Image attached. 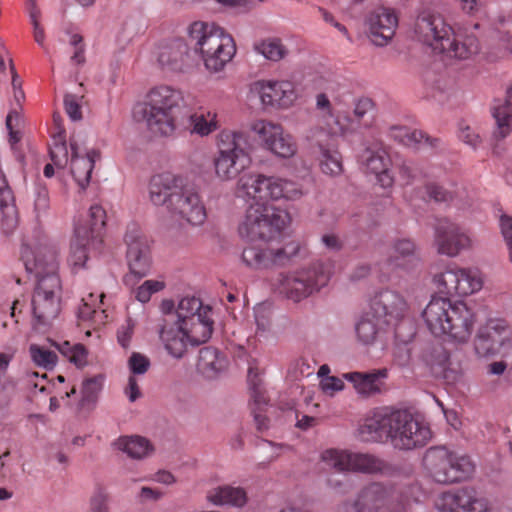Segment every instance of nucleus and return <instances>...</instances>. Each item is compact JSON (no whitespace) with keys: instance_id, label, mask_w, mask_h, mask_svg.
Listing matches in <instances>:
<instances>
[{"instance_id":"nucleus-14","label":"nucleus","mask_w":512,"mask_h":512,"mask_svg":"<svg viewBox=\"0 0 512 512\" xmlns=\"http://www.w3.org/2000/svg\"><path fill=\"white\" fill-rule=\"evenodd\" d=\"M421 39L434 54L459 60L469 59L479 51L475 34H422Z\"/></svg>"},{"instance_id":"nucleus-41","label":"nucleus","mask_w":512,"mask_h":512,"mask_svg":"<svg viewBox=\"0 0 512 512\" xmlns=\"http://www.w3.org/2000/svg\"><path fill=\"white\" fill-rule=\"evenodd\" d=\"M117 447L135 459L146 457L153 451L150 442L141 436L121 437L117 441Z\"/></svg>"},{"instance_id":"nucleus-49","label":"nucleus","mask_w":512,"mask_h":512,"mask_svg":"<svg viewBox=\"0 0 512 512\" xmlns=\"http://www.w3.org/2000/svg\"><path fill=\"white\" fill-rule=\"evenodd\" d=\"M83 304L79 307L78 310V318L82 321L91 320L94 324H102L104 323L105 311L97 310V306L94 300V294L89 293L88 298L82 299Z\"/></svg>"},{"instance_id":"nucleus-13","label":"nucleus","mask_w":512,"mask_h":512,"mask_svg":"<svg viewBox=\"0 0 512 512\" xmlns=\"http://www.w3.org/2000/svg\"><path fill=\"white\" fill-rule=\"evenodd\" d=\"M407 500L393 486L373 482L365 486L353 503L354 512H405Z\"/></svg>"},{"instance_id":"nucleus-34","label":"nucleus","mask_w":512,"mask_h":512,"mask_svg":"<svg viewBox=\"0 0 512 512\" xmlns=\"http://www.w3.org/2000/svg\"><path fill=\"white\" fill-rule=\"evenodd\" d=\"M389 427L390 413L376 412L359 426L358 435L362 441L377 442L383 437L388 438Z\"/></svg>"},{"instance_id":"nucleus-62","label":"nucleus","mask_w":512,"mask_h":512,"mask_svg":"<svg viewBox=\"0 0 512 512\" xmlns=\"http://www.w3.org/2000/svg\"><path fill=\"white\" fill-rule=\"evenodd\" d=\"M135 323L131 318H128L117 332V339L123 348H127L130 344L132 335L134 333Z\"/></svg>"},{"instance_id":"nucleus-23","label":"nucleus","mask_w":512,"mask_h":512,"mask_svg":"<svg viewBox=\"0 0 512 512\" xmlns=\"http://www.w3.org/2000/svg\"><path fill=\"white\" fill-rule=\"evenodd\" d=\"M319 273L316 268L301 269L289 274H280L278 289L288 299L299 302L317 290Z\"/></svg>"},{"instance_id":"nucleus-28","label":"nucleus","mask_w":512,"mask_h":512,"mask_svg":"<svg viewBox=\"0 0 512 512\" xmlns=\"http://www.w3.org/2000/svg\"><path fill=\"white\" fill-rule=\"evenodd\" d=\"M419 262L417 247L412 239L403 237L393 240L387 258L389 267L410 272L417 268Z\"/></svg>"},{"instance_id":"nucleus-31","label":"nucleus","mask_w":512,"mask_h":512,"mask_svg":"<svg viewBox=\"0 0 512 512\" xmlns=\"http://www.w3.org/2000/svg\"><path fill=\"white\" fill-rule=\"evenodd\" d=\"M182 184V180L170 173L156 174L149 182V198L156 206L170 207V198L176 194Z\"/></svg>"},{"instance_id":"nucleus-24","label":"nucleus","mask_w":512,"mask_h":512,"mask_svg":"<svg viewBox=\"0 0 512 512\" xmlns=\"http://www.w3.org/2000/svg\"><path fill=\"white\" fill-rule=\"evenodd\" d=\"M435 506L440 512H490L489 501L478 497L473 489L462 488L441 494Z\"/></svg>"},{"instance_id":"nucleus-29","label":"nucleus","mask_w":512,"mask_h":512,"mask_svg":"<svg viewBox=\"0 0 512 512\" xmlns=\"http://www.w3.org/2000/svg\"><path fill=\"white\" fill-rule=\"evenodd\" d=\"M71 147V174L81 189H85L91 179V174L96 161L100 160L101 153L97 149H91L85 156L79 155V148L73 138L70 139Z\"/></svg>"},{"instance_id":"nucleus-27","label":"nucleus","mask_w":512,"mask_h":512,"mask_svg":"<svg viewBox=\"0 0 512 512\" xmlns=\"http://www.w3.org/2000/svg\"><path fill=\"white\" fill-rule=\"evenodd\" d=\"M153 53L162 67L173 71H183L189 56L188 46L180 37L163 39L156 45Z\"/></svg>"},{"instance_id":"nucleus-33","label":"nucleus","mask_w":512,"mask_h":512,"mask_svg":"<svg viewBox=\"0 0 512 512\" xmlns=\"http://www.w3.org/2000/svg\"><path fill=\"white\" fill-rule=\"evenodd\" d=\"M102 242H94L88 235V229L85 226H76L74 238L71 243V253L69 262L72 266L77 268L84 267L88 253L91 249H97Z\"/></svg>"},{"instance_id":"nucleus-63","label":"nucleus","mask_w":512,"mask_h":512,"mask_svg":"<svg viewBox=\"0 0 512 512\" xmlns=\"http://www.w3.org/2000/svg\"><path fill=\"white\" fill-rule=\"evenodd\" d=\"M65 111L72 120H79L82 118V112L77 97L68 94L64 98Z\"/></svg>"},{"instance_id":"nucleus-21","label":"nucleus","mask_w":512,"mask_h":512,"mask_svg":"<svg viewBox=\"0 0 512 512\" xmlns=\"http://www.w3.org/2000/svg\"><path fill=\"white\" fill-rule=\"evenodd\" d=\"M370 309L374 318L386 325H397L409 310L405 298L396 291L382 290L371 299Z\"/></svg>"},{"instance_id":"nucleus-36","label":"nucleus","mask_w":512,"mask_h":512,"mask_svg":"<svg viewBox=\"0 0 512 512\" xmlns=\"http://www.w3.org/2000/svg\"><path fill=\"white\" fill-rule=\"evenodd\" d=\"M492 115L496 121L494 137L504 139L511 132L512 125V84L507 88L506 98L496 100L492 107Z\"/></svg>"},{"instance_id":"nucleus-16","label":"nucleus","mask_w":512,"mask_h":512,"mask_svg":"<svg viewBox=\"0 0 512 512\" xmlns=\"http://www.w3.org/2000/svg\"><path fill=\"white\" fill-rule=\"evenodd\" d=\"M251 131L260 144L275 156L290 158L297 151L294 139L284 132L280 124L260 119L251 124Z\"/></svg>"},{"instance_id":"nucleus-59","label":"nucleus","mask_w":512,"mask_h":512,"mask_svg":"<svg viewBox=\"0 0 512 512\" xmlns=\"http://www.w3.org/2000/svg\"><path fill=\"white\" fill-rule=\"evenodd\" d=\"M425 190L428 198L435 202H448L452 199L451 192L434 182L426 183Z\"/></svg>"},{"instance_id":"nucleus-30","label":"nucleus","mask_w":512,"mask_h":512,"mask_svg":"<svg viewBox=\"0 0 512 512\" xmlns=\"http://www.w3.org/2000/svg\"><path fill=\"white\" fill-rule=\"evenodd\" d=\"M390 137L404 146L417 150L436 151L442 147V141L439 138L431 137L422 130L404 126L391 127Z\"/></svg>"},{"instance_id":"nucleus-11","label":"nucleus","mask_w":512,"mask_h":512,"mask_svg":"<svg viewBox=\"0 0 512 512\" xmlns=\"http://www.w3.org/2000/svg\"><path fill=\"white\" fill-rule=\"evenodd\" d=\"M322 462L339 472L385 474L390 470V465L376 455L334 448L322 452Z\"/></svg>"},{"instance_id":"nucleus-43","label":"nucleus","mask_w":512,"mask_h":512,"mask_svg":"<svg viewBox=\"0 0 512 512\" xmlns=\"http://www.w3.org/2000/svg\"><path fill=\"white\" fill-rule=\"evenodd\" d=\"M51 345L75 366L82 367L87 363L88 352L83 344H71L68 341L62 343L51 341Z\"/></svg>"},{"instance_id":"nucleus-18","label":"nucleus","mask_w":512,"mask_h":512,"mask_svg":"<svg viewBox=\"0 0 512 512\" xmlns=\"http://www.w3.org/2000/svg\"><path fill=\"white\" fill-rule=\"evenodd\" d=\"M358 163L366 172L375 175L377 184L391 189L395 179L391 171V158L381 143H372L358 154Z\"/></svg>"},{"instance_id":"nucleus-52","label":"nucleus","mask_w":512,"mask_h":512,"mask_svg":"<svg viewBox=\"0 0 512 512\" xmlns=\"http://www.w3.org/2000/svg\"><path fill=\"white\" fill-rule=\"evenodd\" d=\"M255 323V336L259 340L267 339L271 334V315L264 306L255 309Z\"/></svg>"},{"instance_id":"nucleus-44","label":"nucleus","mask_w":512,"mask_h":512,"mask_svg":"<svg viewBox=\"0 0 512 512\" xmlns=\"http://www.w3.org/2000/svg\"><path fill=\"white\" fill-rule=\"evenodd\" d=\"M368 23L371 29L395 30L398 26V17L394 10L379 7L369 15Z\"/></svg>"},{"instance_id":"nucleus-17","label":"nucleus","mask_w":512,"mask_h":512,"mask_svg":"<svg viewBox=\"0 0 512 512\" xmlns=\"http://www.w3.org/2000/svg\"><path fill=\"white\" fill-rule=\"evenodd\" d=\"M191 225H202L206 218V208L197 189L190 185L181 184L176 194L170 198L168 209Z\"/></svg>"},{"instance_id":"nucleus-12","label":"nucleus","mask_w":512,"mask_h":512,"mask_svg":"<svg viewBox=\"0 0 512 512\" xmlns=\"http://www.w3.org/2000/svg\"><path fill=\"white\" fill-rule=\"evenodd\" d=\"M433 283L439 293L468 296L480 291L484 280L482 273L476 268H462L456 264H449L443 271L434 274Z\"/></svg>"},{"instance_id":"nucleus-10","label":"nucleus","mask_w":512,"mask_h":512,"mask_svg":"<svg viewBox=\"0 0 512 512\" xmlns=\"http://www.w3.org/2000/svg\"><path fill=\"white\" fill-rule=\"evenodd\" d=\"M388 438L400 450H412L425 446L431 439V430L423 421L407 410L390 412Z\"/></svg>"},{"instance_id":"nucleus-55","label":"nucleus","mask_w":512,"mask_h":512,"mask_svg":"<svg viewBox=\"0 0 512 512\" xmlns=\"http://www.w3.org/2000/svg\"><path fill=\"white\" fill-rule=\"evenodd\" d=\"M164 287L165 284L163 281L146 280L136 289L135 297L141 303H146L154 293L161 291Z\"/></svg>"},{"instance_id":"nucleus-19","label":"nucleus","mask_w":512,"mask_h":512,"mask_svg":"<svg viewBox=\"0 0 512 512\" xmlns=\"http://www.w3.org/2000/svg\"><path fill=\"white\" fill-rule=\"evenodd\" d=\"M127 245V261L131 274L142 278L151 268V254L148 239L136 224L128 226L124 237Z\"/></svg>"},{"instance_id":"nucleus-26","label":"nucleus","mask_w":512,"mask_h":512,"mask_svg":"<svg viewBox=\"0 0 512 512\" xmlns=\"http://www.w3.org/2000/svg\"><path fill=\"white\" fill-rule=\"evenodd\" d=\"M426 361L434 375L442 378L447 384L454 385L462 379L460 362L453 359L442 345L434 346L426 354Z\"/></svg>"},{"instance_id":"nucleus-45","label":"nucleus","mask_w":512,"mask_h":512,"mask_svg":"<svg viewBox=\"0 0 512 512\" xmlns=\"http://www.w3.org/2000/svg\"><path fill=\"white\" fill-rule=\"evenodd\" d=\"M29 353L33 363L38 367L46 370H52L57 364L58 356L56 352L45 346L31 344L29 347Z\"/></svg>"},{"instance_id":"nucleus-35","label":"nucleus","mask_w":512,"mask_h":512,"mask_svg":"<svg viewBox=\"0 0 512 512\" xmlns=\"http://www.w3.org/2000/svg\"><path fill=\"white\" fill-rule=\"evenodd\" d=\"M0 210L2 213L1 228L4 233H11L17 226V213L14 196L8 182L0 170Z\"/></svg>"},{"instance_id":"nucleus-46","label":"nucleus","mask_w":512,"mask_h":512,"mask_svg":"<svg viewBox=\"0 0 512 512\" xmlns=\"http://www.w3.org/2000/svg\"><path fill=\"white\" fill-rule=\"evenodd\" d=\"M417 28L421 32H454L443 16L434 13H422L417 19Z\"/></svg>"},{"instance_id":"nucleus-40","label":"nucleus","mask_w":512,"mask_h":512,"mask_svg":"<svg viewBox=\"0 0 512 512\" xmlns=\"http://www.w3.org/2000/svg\"><path fill=\"white\" fill-rule=\"evenodd\" d=\"M381 320L373 317L371 309L366 312L356 324L358 340L364 345L373 344L381 330Z\"/></svg>"},{"instance_id":"nucleus-1","label":"nucleus","mask_w":512,"mask_h":512,"mask_svg":"<svg viewBox=\"0 0 512 512\" xmlns=\"http://www.w3.org/2000/svg\"><path fill=\"white\" fill-rule=\"evenodd\" d=\"M237 193L251 200L238 231L250 240H270L289 223L286 210L269 205L270 200H292L301 196L297 184L275 176L246 174L237 182Z\"/></svg>"},{"instance_id":"nucleus-50","label":"nucleus","mask_w":512,"mask_h":512,"mask_svg":"<svg viewBox=\"0 0 512 512\" xmlns=\"http://www.w3.org/2000/svg\"><path fill=\"white\" fill-rule=\"evenodd\" d=\"M258 54L271 61H279L286 55V49L279 39H268L254 45Z\"/></svg>"},{"instance_id":"nucleus-15","label":"nucleus","mask_w":512,"mask_h":512,"mask_svg":"<svg viewBox=\"0 0 512 512\" xmlns=\"http://www.w3.org/2000/svg\"><path fill=\"white\" fill-rule=\"evenodd\" d=\"M197 44L204 64L210 72H219L232 60L236 44L232 34H202Z\"/></svg>"},{"instance_id":"nucleus-42","label":"nucleus","mask_w":512,"mask_h":512,"mask_svg":"<svg viewBox=\"0 0 512 512\" xmlns=\"http://www.w3.org/2000/svg\"><path fill=\"white\" fill-rule=\"evenodd\" d=\"M105 224L106 212L103 207L95 204L89 209V219L84 224H77L76 226H85L92 241L102 242Z\"/></svg>"},{"instance_id":"nucleus-3","label":"nucleus","mask_w":512,"mask_h":512,"mask_svg":"<svg viewBox=\"0 0 512 512\" xmlns=\"http://www.w3.org/2000/svg\"><path fill=\"white\" fill-rule=\"evenodd\" d=\"M177 320H164L160 339L167 352L181 358L189 345L206 342L213 332V309L194 296L183 297L176 308Z\"/></svg>"},{"instance_id":"nucleus-48","label":"nucleus","mask_w":512,"mask_h":512,"mask_svg":"<svg viewBox=\"0 0 512 512\" xmlns=\"http://www.w3.org/2000/svg\"><path fill=\"white\" fill-rule=\"evenodd\" d=\"M104 377L96 375L87 378L82 383L81 405L86 406L96 402L100 391L102 390Z\"/></svg>"},{"instance_id":"nucleus-47","label":"nucleus","mask_w":512,"mask_h":512,"mask_svg":"<svg viewBox=\"0 0 512 512\" xmlns=\"http://www.w3.org/2000/svg\"><path fill=\"white\" fill-rule=\"evenodd\" d=\"M50 158L55 167L63 169L68 163V149L65 141L64 131L53 135L52 144L49 148Z\"/></svg>"},{"instance_id":"nucleus-22","label":"nucleus","mask_w":512,"mask_h":512,"mask_svg":"<svg viewBox=\"0 0 512 512\" xmlns=\"http://www.w3.org/2000/svg\"><path fill=\"white\" fill-rule=\"evenodd\" d=\"M511 328L504 318H490L480 327L476 340L475 350L481 357L495 355L509 340Z\"/></svg>"},{"instance_id":"nucleus-32","label":"nucleus","mask_w":512,"mask_h":512,"mask_svg":"<svg viewBox=\"0 0 512 512\" xmlns=\"http://www.w3.org/2000/svg\"><path fill=\"white\" fill-rule=\"evenodd\" d=\"M344 377L353 383L359 394L370 396L381 391L384 380L388 377V370L382 368L370 372H351L344 374Z\"/></svg>"},{"instance_id":"nucleus-56","label":"nucleus","mask_w":512,"mask_h":512,"mask_svg":"<svg viewBox=\"0 0 512 512\" xmlns=\"http://www.w3.org/2000/svg\"><path fill=\"white\" fill-rule=\"evenodd\" d=\"M500 231L508 250V258L512 263V216L502 213L499 217Z\"/></svg>"},{"instance_id":"nucleus-20","label":"nucleus","mask_w":512,"mask_h":512,"mask_svg":"<svg viewBox=\"0 0 512 512\" xmlns=\"http://www.w3.org/2000/svg\"><path fill=\"white\" fill-rule=\"evenodd\" d=\"M434 229V242L440 254L456 257L462 250L472 246V240L466 230L448 219L438 220Z\"/></svg>"},{"instance_id":"nucleus-51","label":"nucleus","mask_w":512,"mask_h":512,"mask_svg":"<svg viewBox=\"0 0 512 512\" xmlns=\"http://www.w3.org/2000/svg\"><path fill=\"white\" fill-rule=\"evenodd\" d=\"M110 493L106 487L97 485L89 500L91 512H110Z\"/></svg>"},{"instance_id":"nucleus-54","label":"nucleus","mask_w":512,"mask_h":512,"mask_svg":"<svg viewBox=\"0 0 512 512\" xmlns=\"http://www.w3.org/2000/svg\"><path fill=\"white\" fill-rule=\"evenodd\" d=\"M397 170L399 180L403 186L412 185L423 174L419 167L407 161H403L398 165Z\"/></svg>"},{"instance_id":"nucleus-53","label":"nucleus","mask_w":512,"mask_h":512,"mask_svg":"<svg viewBox=\"0 0 512 512\" xmlns=\"http://www.w3.org/2000/svg\"><path fill=\"white\" fill-rule=\"evenodd\" d=\"M312 399H305L306 402V410L303 412H296V427L300 430L306 431L309 428L315 426L318 422V418L312 414V410H317L319 403L313 402L311 404Z\"/></svg>"},{"instance_id":"nucleus-58","label":"nucleus","mask_w":512,"mask_h":512,"mask_svg":"<svg viewBox=\"0 0 512 512\" xmlns=\"http://www.w3.org/2000/svg\"><path fill=\"white\" fill-rule=\"evenodd\" d=\"M21 122L20 112L17 108H12L6 117V127L9 131V140L11 144H15L20 140V133L15 130Z\"/></svg>"},{"instance_id":"nucleus-57","label":"nucleus","mask_w":512,"mask_h":512,"mask_svg":"<svg viewBox=\"0 0 512 512\" xmlns=\"http://www.w3.org/2000/svg\"><path fill=\"white\" fill-rule=\"evenodd\" d=\"M68 43L73 47L74 52L71 61L75 64H83L85 62V44L81 34H67Z\"/></svg>"},{"instance_id":"nucleus-39","label":"nucleus","mask_w":512,"mask_h":512,"mask_svg":"<svg viewBox=\"0 0 512 512\" xmlns=\"http://www.w3.org/2000/svg\"><path fill=\"white\" fill-rule=\"evenodd\" d=\"M191 132L199 136H208L219 127L217 113L211 110H199L190 116Z\"/></svg>"},{"instance_id":"nucleus-37","label":"nucleus","mask_w":512,"mask_h":512,"mask_svg":"<svg viewBox=\"0 0 512 512\" xmlns=\"http://www.w3.org/2000/svg\"><path fill=\"white\" fill-rule=\"evenodd\" d=\"M207 499L215 505L243 506L247 501L246 492L240 487L219 486L209 491Z\"/></svg>"},{"instance_id":"nucleus-38","label":"nucleus","mask_w":512,"mask_h":512,"mask_svg":"<svg viewBox=\"0 0 512 512\" xmlns=\"http://www.w3.org/2000/svg\"><path fill=\"white\" fill-rule=\"evenodd\" d=\"M226 366V359L221 357L214 347H203L199 351L197 368L207 377H213Z\"/></svg>"},{"instance_id":"nucleus-61","label":"nucleus","mask_w":512,"mask_h":512,"mask_svg":"<svg viewBox=\"0 0 512 512\" xmlns=\"http://www.w3.org/2000/svg\"><path fill=\"white\" fill-rule=\"evenodd\" d=\"M8 61H9V67H10V72H11V76H12V87H13L14 101H15L16 106L18 108H20L21 103L25 99V94H24V91L22 90V82L19 79L18 74L14 68L12 59L8 58Z\"/></svg>"},{"instance_id":"nucleus-6","label":"nucleus","mask_w":512,"mask_h":512,"mask_svg":"<svg viewBox=\"0 0 512 512\" xmlns=\"http://www.w3.org/2000/svg\"><path fill=\"white\" fill-rule=\"evenodd\" d=\"M184 103L182 91L161 85L150 90L144 108V118L151 133L170 136L176 130V120Z\"/></svg>"},{"instance_id":"nucleus-64","label":"nucleus","mask_w":512,"mask_h":512,"mask_svg":"<svg viewBox=\"0 0 512 512\" xmlns=\"http://www.w3.org/2000/svg\"><path fill=\"white\" fill-rule=\"evenodd\" d=\"M458 137L461 141L473 147H476L480 142L479 135L468 125L460 124Z\"/></svg>"},{"instance_id":"nucleus-25","label":"nucleus","mask_w":512,"mask_h":512,"mask_svg":"<svg viewBox=\"0 0 512 512\" xmlns=\"http://www.w3.org/2000/svg\"><path fill=\"white\" fill-rule=\"evenodd\" d=\"M251 91L259 95L263 105L279 108H288L297 97L289 81L258 80L252 83Z\"/></svg>"},{"instance_id":"nucleus-4","label":"nucleus","mask_w":512,"mask_h":512,"mask_svg":"<svg viewBox=\"0 0 512 512\" xmlns=\"http://www.w3.org/2000/svg\"><path fill=\"white\" fill-rule=\"evenodd\" d=\"M22 260L28 273L34 274L36 286L32 297L33 317L38 326L50 325L61 310V282L56 253L48 248L22 250Z\"/></svg>"},{"instance_id":"nucleus-9","label":"nucleus","mask_w":512,"mask_h":512,"mask_svg":"<svg viewBox=\"0 0 512 512\" xmlns=\"http://www.w3.org/2000/svg\"><path fill=\"white\" fill-rule=\"evenodd\" d=\"M300 250L295 240L277 245H248L242 251L241 261L252 270H271L292 264Z\"/></svg>"},{"instance_id":"nucleus-5","label":"nucleus","mask_w":512,"mask_h":512,"mask_svg":"<svg viewBox=\"0 0 512 512\" xmlns=\"http://www.w3.org/2000/svg\"><path fill=\"white\" fill-rule=\"evenodd\" d=\"M422 318L433 336L456 344L469 341L476 321L473 310L466 303L447 297H432Z\"/></svg>"},{"instance_id":"nucleus-7","label":"nucleus","mask_w":512,"mask_h":512,"mask_svg":"<svg viewBox=\"0 0 512 512\" xmlns=\"http://www.w3.org/2000/svg\"><path fill=\"white\" fill-rule=\"evenodd\" d=\"M248 136L241 131L222 130L217 136L215 173L221 180H232L250 166Z\"/></svg>"},{"instance_id":"nucleus-60","label":"nucleus","mask_w":512,"mask_h":512,"mask_svg":"<svg viewBox=\"0 0 512 512\" xmlns=\"http://www.w3.org/2000/svg\"><path fill=\"white\" fill-rule=\"evenodd\" d=\"M128 366L133 374H145L150 367V360L141 353L133 352L128 360Z\"/></svg>"},{"instance_id":"nucleus-8","label":"nucleus","mask_w":512,"mask_h":512,"mask_svg":"<svg viewBox=\"0 0 512 512\" xmlns=\"http://www.w3.org/2000/svg\"><path fill=\"white\" fill-rule=\"evenodd\" d=\"M425 469L440 484H452L472 477L476 465L468 455H459L445 447L429 448L423 458Z\"/></svg>"},{"instance_id":"nucleus-2","label":"nucleus","mask_w":512,"mask_h":512,"mask_svg":"<svg viewBox=\"0 0 512 512\" xmlns=\"http://www.w3.org/2000/svg\"><path fill=\"white\" fill-rule=\"evenodd\" d=\"M322 88V135H326L332 142L331 148L322 146V173L338 176L343 172L342 156L337 149L338 140L347 134L360 133L373 125L370 113L374 109V103L369 98L359 99L351 117L345 111L340 83L325 78Z\"/></svg>"}]
</instances>
